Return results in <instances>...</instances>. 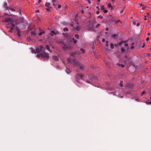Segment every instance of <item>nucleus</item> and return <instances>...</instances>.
<instances>
[{
    "instance_id": "f257e3e1",
    "label": "nucleus",
    "mask_w": 151,
    "mask_h": 151,
    "mask_svg": "<svg viewBox=\"0 0 151 151\" xmlns=\"http://www.w3.org/2000/svg\"><path fill=\"white\" fill-rule=\"evenodd\" d=\"M45 48L42 45L40 46V48L38 49L39 50L37 52L38 54L37 55V56L38 58L41 57L44 58L45 59L48 60L49 58L48 53H46L44 50Z\"/></svg>"
},
{
    "instance_id": "f03ea898",
    "label": "nucleus",
    "mask_w": 151,
    "mask_h": 151,
    "mask_svg": "<svg viewBox=\"0 0 151 151\" xmlns=\"http://www.w3.org/2000/svg\"><path fill=\"white\" fill-rule=\"evenodd\" d=\"M83 76L80 74H78L76 76V80L77 82H79V80L80 79H83Z\"/></svg>"
},
{
    "instance_id": "7ed1b4c3",
    "label": "nucleus",
    "mask_w": 151,
    "mask_h": 151,
    "mask_svg": "<svg viewBox=\"0 0 151 151\" xmlns=\"http://www.w3.org/2000/svg\"><path fill=\"white\" fill-rule=\"evenodd\" d=\"M5 22H9V23H10V24L12 25V24H13V22H14V20L10 18H7L6 19Z\"/></svg>"
},
{
    "instance_id": "20e7f679",
    "label": "nucleus",
    "mask_w": 151,
    "mask_h": 151,
    "mask_svg": "<svg viewBox=\"0 0 151 151\" xmlns=\"http://www.w3.org/2000/svg\"><path fill=\"white\" fill-rule=\"evenodd\" d=\"M62 34L67 39H69L71 38L70 36L67 33H63Z\"/></svg>"
},
{
    "instance_id": "39448f33",
    "label": "nucleus",
    "mask_w": 151,
    "mask_h": 151,
    "mask_svg": "<svg viewBox=\"0 0 151 151\" xmlns=\"http://www.w3.org/2000/svg\"><path fill=\"white\" fill-rule=\"evenodd\" d=\"M40 48V46L38 47H37V48L36 47L35 48V50H31V52L32 53H37V54H38V52H37L39 50H38V49H39Z\"/></svg>"
},
{
    "instance_id": "423d86ee",
    "label": "nucleus",
    "mask_w": 151,
    "mask_h": 151,
    "mask_svg": "<svg viewBox=\"0 0 151 151\" xmlns=\"http://www.w3.org/2000/svg\"><path fill=\"white\" fill-rule=\"evenodd\" d=\"M7 4L6 2H4V7L5 8L6 10H8L9 8V7L7 6Z\"/></svg>"
},
{
    "instance_id": "0eeeda50",
    "label": "nucleus",
    "mask_w": 151,
    "mask_h": 151,
    "mask_svg": "<svg viewBox=\"0 0 151 151\" xmlns=\"http://www.w3.org/2000/svg\"><path fill=\"white\" fill-rule=\"evenodd\" d=\"M121 23V22L119 19L116 20V23L115 25L117 26H119L120 25Z\"/></svg>"
},
{
    "instance_id": "6e6552de",
    "label": "nucleus",
    "mask_w": 151,
    "mask_h": 151,
    "mask_svg": "<svg viewBox=\"0 0 151 151\" xmlns=\"http://www.w3.org/2000/svg\"><path fill=\"white\" fill-rule=\"evenodd\" d=\"M16 6L13 7H9V9L8 10H11L13 12H15L16 11Z\"/></svg>"
},
{
    "instance_id": "1a4fd4ad",
    "label": "nucleus",
    "mask_w": 151,
    "mask_h": 151,
    "mask_svg": "<svg viewBox=\"0 0 151 151\" xmlns=\"http://www.w3.org/2000/svg\"><path fill=\"white\" fill-rule=\"evenodd\" d=\"M52 59L55 61H58V57L56 55H53L52 57Z\"/></svg>"
},
{
    "instance_id": "9d476101",
    "label": "nucleus",
    "mask_w": 151,
    "mask_h": 151,
    "mask_svg": "<svg viewBox=\"0 0 151 151\" xmlns=\"http://www.w3.org/2000/svg\"><path fill=\"white\" fill-rule=\"evenodd\" d=\"M12 27L10 28V29L9 31V32H12L13 29H14V27H15V26L13 24H12Z\"/></svg>"
},
{
    "instance_id": "9b49d317",
    "label": "nucleus",
    "mask_w": 151,
    "mask_h": 151,
    "mask_svg": "<svg viewBox=\"0 0 151 151\" xmlns=\"http://www.w3.org/2000/svg\"><path fill=\"white\" fill-rule=\"evenodd\" d=\"M51 1L53 3L52 5L53 6H55L57 4V0H51Z\"/></svg>"
},
{
    "instance_id": "f8f14e48",
    "label": "nucleus",
    "mask_w": 151,
    "mask_h": 151,
    "mask_svg": "<svg viewBox=\"0 0 151 151\" xmlns=\"http://www.w3.org/2000/svg\"><path fill=\"white\" fill-rule=\"evenodd\" d=\"M61 43L62 44H63V45H64V47H63V48L65 50H67V49H68V47L67 46L65 45V44L64 43H63V42H62H62H61Z\"/></svg>"
},
{
    "instance_id": "ddd939ff",
    "label": "nucleus",
    "mask_w": 151,
    "mask_h": 151,
    "mask_svg": "<svg viewBox=\"0 0 151 151\" xmlns=\"http://www.w3.org/2000/svg\"><path fill=\"white\" fill-rule=\"evenodd\" d=\"M108 7L109 8H111V9H113V6H112L111 4L110 3H109L108 4Z\"/></svg>"
},
{
    "instance_id": "4468645a",
    "label": "nucleus",
    "mask_w": 151,
    "mask_h": 151,
    "mask_svg": "<svg viewBox=\"0 0 151 151\" xmlns=\"http://www.w3.org/2000/svg\"><path fill=\"white\" fill-rule=\"evenodd\" d=\"M51 33H52L51 35L52 36L54 35V34L56 35L57 34V32H55V31L52 30L51 31Z\"/></svg>"
},
{
    "instance_id": "2eb2a0df",
    "label": "nucleus",
    "mask_w": 151,
    "mask_h": 151,
    "mask_svg": "<svg viewBox=\"0 0 151 151\" xmlns=\"http://www.w3.org/2000/svg\"><path fill=\"white\" fill-rule=\"evenodd\" d=\"M65 71H66V72L67 73H68V74L69 73H71V72L70 70L67 68H66V69H65Z\"/></svg>"
},
{
    "instance_id": "dca6fc26",
    "label": "nucleus",
    "mask_w": 151,
    "mask_h": 151,
    "mask_svg": "<svg viewBox=\"0 0 151 151\" xmlns=\"http://www.w3.org/2000/svg\"><path fill=\"white\" fill-rule=\"evenodd\" d=\"M117 36H118L116 34L112 35H111L112 37L113 38H114L115 39L117 37Z\"/></svg>"
},
{
    "instance_id": "f3484780",
    "label": "nucleus",
    "mask_w": 151,
    "mask_h": 151,
    "mask_svg": "<svg viewBox=\"0 0 151 151\" xmlns=\"http://www.w3.org/2000/svg\"><path fill=\"white\" fill-rule=\"evenodd\" d=\"M50 5V3L49 2H46L45 4V6L47 7H49Z\"/></svg>"
},
{
    "instance_id": "a211bd4d",
    "label": "nucleus",
    "mask_w": 151,
    "mask_h": 151,
    "mask_svg": "<svg viewBox=\"0 0 151 151\" xmlns=\"http://www.w3.org/2000/svg\"><path fill=\"white\" fill-rule=\"evenodd\" d=\"M117 65L119 66H121L122 68H123L125 67V65L122 64H120V63L117 64Z\"/></svg>"
},
{
    "instance_id": "6ab92c4d",
    "label": "nucleus",
    "mask_w": 151,
    "mask_h": 151,
    "mask_svg": "<svg viewBox=\"0 0 151 151\" xmlns=\"http://www.w3.org/2000/svg\"><path fill=\"white\" fill-rule=\"evenodd\" d=\"M73 65H75L78 66L79 65V63L78 62H76L74 63Z\"/></svg>"
},
{
    "instance_id": "aec40b11",
    "label": "nucleus",
    "mask_w": 151,
    "mask_h": 151,
    "mask_svg": "<svg viewBox=\"0 0 151 151\" xmlns=\"http://www.w3.org/2000/svg\"><path fill=\"white\" fill-rule=\"evenodd\" d=\"M27 40L29 42H30L32 41V40L30 37H28L27 38Z\"/></svg>"
},
{
    "instance_id": "412c9836",
    "label": "nucleus",
    "mask_w": 151,
    "mask_h": 151,
    "mask_svg": "<svg viewBox=\"0 0 151 151\" xmlns=\"http://www.w3.org/2000/svg\"><path fill=\"white\" fill-rule=\"evenodd\" d=\"M123 82L122 81H121L119 83V85L121 87H123Z\"/></svg>"
},
{
    "instance_id": "4be33fe9",
    "label": "nucleus",
    "mask_w": 151,
    "mask_h": 151,
    "mask_svg": "<svg viewBox=\"0 0 151 151\" xmlns=\"http://www.w3.org/2000/svg\"><path fill=\"white\" fill-rule=\"evenodd\" d=\"M123 44V41L119 42L117 44L118 46H122V45Z\"/></svg>"
},
{
    "instance_id": "5701e85b",
    "label": "nucleus",
    "mask_w": 151,
    "mask_h": 151,
    "mask_svg": "<svg viewBox=\"0 0 151 151\" xmlns=\"http://www.w3.org/2000/svg\"><path fill=\"white\" fill-rule=\"evenodd\" d=\"M75 37L77 39H78L79 38V36L78 34H76L74 35Z\"/></svg>"
},
{
    "instance_id": "b1692460",
    "label": "nucleus",
    "mask_w": 151,
    "mask_h": 151,
    "mask_svg": "<svg viewBox=\"0 0 151 151\" xmlns=\"http://www.w3.org/2000/svg\"><path fill=\"white\" fill-rule=\"evenodd\" d=\"M63 31L65 32L68 31V29L67 27H65L63 28Z\"/></svg>"
},
{
    "instance_id": "393cba45",
    "label": "nucleus",
    "mask_w": 151,
    "mask_h": 151,
    "mask_svg": "<svg viewBox=\"0 0 151 151\" xmlns=\"http://www.w3.org/2000/svg\"><path fill=\"white\" fill-rule=\"evenodd\" d=\"M81 50L82 51V52L83 53H85V50L83 48H81Z\"/></svg>"
},
{
    "instance_id": "a878e982",
    "label": "nucleus",
    "mask_w": 151,
    "mask_h": 151,
    "mask_svg": "<svg viewBox=\"0 0 151 151\" xmlns=\"http://www.w3.org/2000/svg\"><path fill=\"white\" fill-rule=\"evenodd\" d=\"M110 47L111 48V49H113L114 48V45L113 43H111L110 44Z\"/></svg>"
},
{
    "instance_id": "bb28decb",
    "label": "nucleus",
    "mask_w": 151,
    "mask_h": 151,
    "mask_svg": "<svg viewBox=\"0 0 151 151\" xmlns=\"http://www.w3.org/2000/svg\"><path fill=\"white\" fill-rule=\"evenodd\" d=\"M45 33V31H42V32H40L38 34V35H42V34L43 33Z\"/></svg>"
},
{
    "instance_id": "cd10ccee",
    "label": "nucleus",
    "mask_w": 151,
    "mask_h": 151,
    "mask_svg": "<svg viewBox=\"0 0 151 151\" xmlns=\"http://www.w3.org/2000/svg\"><path fill=\"white\" fill-rule=\"evenodd\" d=\"M101 10H103L104 9V5H102L101 6Z\"/></svg>"
},
{
    "instance_id": "c85d7f7f",
    "label": "nucleus",
    "mask_w": 151,
    "mask_h": 151,
    "mask_svg": "<svg viewBox=\"0 0 151 151\" xmlns=\"http://www.w3.org/2000/svg\"><path fill=\"white\" fill-rule=\"evenodd\" d=\"M97 17L99 18L100 19H102L103 18V17L101 15H99Z\"/></svg>"
},
{
    "instance_id": "c756f323",
    "label": "nucleus",
    "mask_w": 151,
    "mask_h": 151,
    "mask_svg": "<svg viewBox=\"0 0 151 151\" xmlns=\"http://www.w3.org/2000/svg\"><path fill=\"white\" fill-rule=\"evenodd\" d=\"M106 47H108L109 45V42L108 41H106Z\"/></svg>"
},
{
    "instance_id": "7c9ffc66",
    "label": "nucleus",
    "mask_w": 151,
    "mask_h": 151,
    "mask_svg": "<svg viewBox=\"0 0 151 151\" xmlns=\"http://www.w3.org/2000/svg\"><path fill=\"white\" fill-rule=\"evenodd\" d=\"M70 55L71 56L74 57V55H75V54L73 52H72L71 53Z\"/></svg>"
},
{
    "instance_id": "2f4dec72",
    "label": "nucleus",
    "mask_w": 151,
    "mask_h": 151,
    "mask_svg": "<svg viewBox=\"0 0 151 151\" xmlns=\"http://www.w3.org/2000/svg\"><path fill=\"white\" fill-rule=\"evenodd\" d=\"M31 34L32 35H36V33L35 32H31Z\"/></svg>"
},
{
    "instance_id": "473e14b6",
    "label": "nucleus",
    "mask_w": 151,
    "mask_h": 151,
    "mask_svg": "<svg viewBox=\"0 0 151 151\" xmlns=\"http://www.w3.org/2000/svg\"><path fill=\"white\" fill-rule=\"evenodd\" d=\"M73 28H74V29H76L77 30H79V27H73Z\"/></svg>"
},
{
    "instance_id": "72a5a7b5",
    "label": "nucleus",
    "mask_w": 151,
    "mask_h": 151,
    "mask_svg": "<svg viewBox=\"0 0 151 151\" xmlns=\"http://www.w3.org/2000/svg\"><path fill=\"white\" fill-rule=\"evenodd\" d=\"M137 22V21H133V24L134 25H135Z\"/></svg>"
},
{
    "instance_id": "f704fd0d",
    "label": "nucleus",
    "mask_w": 151,
    "mask_h": 151,
    "mask_svg": "<svg viewBox=\"0 0 151 151\" xmlns=\"http://www.w3.org/2000/svg\"><path fill=\"white\" fill-rule=\"evenodd\" d=\"M147 16V17H150V13L149 12H147V13L146 17Z\"/></svg>"
},
{
    "instance_id": "c9c22d12",
    "label": "nucleus",
    "mask_w": 151,
    "mask_h": 151,
    "mask_svg": "<svg viewBox=\"0 0 151 151\" xmlns=\"http://www.w3.org/2000/svg\"><path fill=\"white\" fill-rule=\"evenodd\" d=\"M121 51L122 52L124 53V50L122 48V47L121 48Z\"/></svg>"
},
{
    "instance_id": "e433bc0d",
    "label": "nucleus",
    "mask_w": 151,
    "mask_h": 151,
    "mask_svg": "<svg viewBox=\"0 0 151 151\" xmlns=\"http://www.w3.org/2000/svg\"><path fill=\"white\" fill-rule=\"evenodd\" d=\"M145 93V91H143L141 93L140 96H142Z\"/></svg>"
},
{
    "instance_id": "4c0bfd02",
    "label": "nucleus",
    "mask_w": 151,
    "mask_h": 151,
    "mask_svg": "<svg viewBox=\"0 0 151 151\" xmlns=\"http://www.w3.org/2000/svg\"><path fill=\"white\" fill-rule=\"evenodd\" d=\"M137 24H136V26L137 27H139L140 24L137 21Z\"/></svg>"
},
{
    "instance_id": "58836bf2",
    "label": "nucleus",
    "mask_w": 151,
    "mask_h": 151,
    "mask_svg": "<svg viewBox=\"0 0 151 151\" xmlns=\"http://www.w3.org/2000/svg\"><path fill=\"white\" fill-rule=\"evenodd\" d=\"M17 30L16 31H17L18 32H17L21 33V31L17 27Z\"/></svg>"
},
{
    "instance_id": "ea45409f",
    "label": "nucleus",
    "mask_w": 151,
    "mask_h": 151,
    "mask_svg": "<svg viewBox=\"0 0 151 151\" xmlns=\"http://www.w3.org/2000/svg\"><path fill=\"white\" fill-rule=\"evenodd\" d=\"M79 67H80V69L81 70L83 69L84 68L83 66H82L80 65Z\"/></svg>"
},
{
    "instance_id": "a19ab883",
    "label": "nucleus",
    "mask_w": 151,
    "mask_h": 151,
    "mask_svg": "<svg viewBox=\"0 0 151 151\" xmlns=\"http://www.w3.org/2000/svg\"><path fill=\"white\" fill-rule=\"evenodd\" d=\"M100 25V24H97L96 26V28H97Z\"/></svg>"
},
{
    "instance_id": "79ce46f5",
    "label": "nucleus",
    "mask_w": 151,
    "mask_h": 151,
    "mask_svg": "<svg viewBox=\"0 0 151 151\" xmlns=\"http://www.w3.org/2000/svg\"><path fill=\"white\" fill-rule=\"evenodd\" d=\"M110 16L111 17V18H110V20L111 21H113L114 20V19L112 18V17H111V15H110Z\"/></svg>"
},
{
    "instance_id": "37998d69",
    "label": "nucleus",
    "mask_w": 151,
    "mask_h": 151,
    "mask_svg": "<svg viewBox=\"0 0 151 151\" xmlns=\"http://www.w3.org/2000/svg\"><path fill=\"white\" fill-rule=\"evenodd\" d=\"M108 12V11L106 10H104V13H106Z\"/></svg>"
},
{
    "instance_id": "c03bdc74",
    "label": "nucleus",
    "mask_w": 151,
    "mask_h": 151,
    "mask_svg": "<svg viewBox=\"0 0 151 151\" xmlns=\"http://www.w3.org/2000/svg\"><path fill=\"white\" fill-rule=\"evenodd\" d=\"M61 7V5L60 4H59L58 6V9H60Z\"/></svg>"
},
{
    "instance_id": "a18cd8bd",
    "label": "nucleus",
    "mask_w": 151,
    "mask_h": 151,
    "mask_svg": "<svg viewBox=\"0 0 151 151\" xmlns=\"http://www.w3.org/2000/svg\"><path fill=\"white\" fill-rule=\"evenodd\" d=\"M46 47L48 50H50V47L48 45L46 46Z\"/></svg>"
},
{
    "instance_id": "49530a36",
    "label": "nucleus",
    "mask_w": 151,
    "mask_h": 151,
    "mask_svg": "<svg viewBox=\"0 0 151 151\" xmlns=\"http://www.w3.org/2000/svg\"><path fill=\"white\" fill-rule=\"evenodd\" d=\"M86 1H87L88 2L89 4H91V2L90 1V0H86Z\"/></svg>"
},
{
    "instance_id": "de8ad7c7",
    "label": "nucleus",
    "mask_w": 151,
    "mask_h": 151,
    "mask_svg": "<svg viewBox=\"0 0 151 151\" xmlns=\"http://www.w3.org/2000/svg\"><path fill=\"white\" fill-rule=\"evenodd\" d=\"M73 42L74 44H76L77 42V41L76 40H74V41H73Z\"/></svg>"
},
{
    "instance_id": "09e8293b",
    "label": "nucleus",
    "mask_w": 151,
    "mask_h": 151,
    "mask_svg": "<svg viewBox=\"0 0 151 151\" xmlns=\"http://www.w3.org/2000/svg\"><path fill=\"white\" fill-rule=\"evenodd\" d=\"M145 46V43H143V45L142 46V47H144Z\"/></svg>"
},
{
    "instance_id": "8fccbe9b",
    "label": "nucleus",
    "mask_w": 151,
    "mask_h": 151,
    "mask_svg": "<svg viewBox=\"0 0 151 151\" xmlns=\"http://www.w3.org/2000/svg\"><path fill=\"white\" fill-rule=\"evenodd\" d=\"M20 33H19V32H17V34L18 35V36H21V35L20 34Z\"/></svg>"
},
{
    "instance_id": "3c124183",
    "label": "nucleus",
    "mask_w": 151,
    "mask_h": 151,
    "mask_svg": "<svg viewBox=\"0 0 151 151\" xmlns=\"http://www.w3.org/2000/svg\"><path fill=\"white\" fill-rule=\"evenodd\" d=\"M105 39H104V38H103L102 39V42H105Z\"/></svg>"
},
{
    "instance_id": "603ef678",
    "label": "nucleus",
    "mask_w": 151,
    "mask_h": 151,
    "mask_svg": "<svg viewBox=\"0 0 151 151\" xmlns=\"http://www.w3.org/2000/svg\"><path fill=\"white\" fill-rule=\"evenodd\" d=\"M149 37H147L146 38V41H147L149 40Z\"/></svg>"
},
{
    "instance_id": "864d4df0",
    "label": "nucleus",
    "mask_w": 151,
    "mask_h": 151,
    "mask_svg": "<svg viewBox=\"0 0 151 151\" xmlns=\"http://www.w3.org/2000/svg\"><path fill=\"white\" fill-rule=\"evenodd\" d=\"M144 17H145V18H144V20H147V18H146L147 17H146V15H145Z\"/></svg>"
},
{
    "instance_id": "5fc2aeb1",
    "label": "nucleus",
    "mask_w": 151,
    "mask_h": 151,
    "mask_svg": "<svg viewBox=\"0 0 151 151\" xmlns=\"http://www.w3.org/2000/svg\"><path fill=\"white\" fill-rule=\"evenodd\" d=\"M100 12L99 11H97L96 12V14H99Z\"/></svg>"
},
{
    "instance_id": "6e6d98bb",
    "label": "nucleus",
    "mask_w": 151,
    "mask_h": 151,
    "mask_svg": "<svg viewBox=\"0 0 151 151\" xmlns=\"http://www.w3.org/2000/svg\"><path fill=\"white\" fill-rule=\"evenodd\" d=\"M116 20H114L113 21V22L114 23V24L115 25L116 23Z\"/></svg>"
},
{
    "instance_id": "4d7b16f0",
    "label": "nucleus",
    "mask_w": 151,
    "mask_h": 151,
    "mask_svg": "<svg viewBox=\"0 0 151 151\" xmlns=\"http://www.w3.org/2000/svg\"><path fill=\"white\" fill-rule=\"evenodd\" d=\"M147 104H151V102H147Z\"/></svg>"
},
{
    "instance_id": "13d9d810",
    "label": "nucleus",
    "mask_w": 151,
    "mask_h": 151,
    "mask_svg": "<svg viewBox=\"0 0 151 151\" xmlns=\"http://www.w3.org/2000/svg\"><path fill=\"white\" fill-rule=\"evenodd\" d=\"M124 45L126 46V47H127L128 46V44H127V43H125L124 44Z\"/></svg>"
},
{
    "instance_id": "bf43d9fd",
    "label": "nucleus",
    "mask_w": 151,
    "mask_h": 151,
    "mask_svg": "<svg viewBox=\"0 0 151 151\" xmlns=\"http://www.w3.org/2000/svg\"><path fill=\"white\" fill-rule=\"evenodd\" d=\"M67 60H68V63H69L70 61V59H67Z\"/></svg>"
},
{
    "instance_id": "052dcab7",
    "label": "nucleus",
    "mask_w": 151,
    "mask_h": 151,
    "mask_svg": "<svg viewBox=\"0 0 151 151\" xmlns=\"http://www.w3.org/2000/svg\"><path fill=\"white\" fill-rule=\"evenodd\" d=\"M96 8L98 9V10H99V6H97L96 7Z\"/></svg>"
},
{
    "instance_id": "680f3d73",
    "label": "nucleus",
    "mask_w": 151,
    "mask_h": 151,
    "mask_svg": "<svg viewBox=\"0 0 151 151\" xmlns=\"http://www.w3.org/2000/svg\"><path fill=\"white\" fill-rule=\"evenodd\" d=\"M145 7H144L143 6L142 7V9L143 10H144L145 9Z\"/></svg>"
},
{
    "instance_id": "e2e57ef3",
    "label": "nucleus",
    "mask_w": 151,
    "mask_h": 151,
    "mask_svg": "<svg viewBox=\"0 0 151 151\" xmlns=\"http://www.w3.org/2000/svg\"><path fill=\"white\" fill-rule=\"evenodd\" d=\"M46 10L47 11H50V9L49 8H46Z\"/></svg>"
},
{
    "instance_id": "0e129e2a",
    "label": "nucleus",
    "mask_w": 151,
    "mask_h": 151,
    "mask_svg": "<svg viewBox=\"0 0 151 151\" xmlns=\"http://www.w3.org/2000/svg\"><path fill=\"white\" fill-rule=\"evenodd\" d=\"M106 29V31H108V30H109V28H107H107H106V29Z\"/></svg>"
},
{
    "instance_id": "69168bd1",
    "label": "nucleus",
    "mask_w": 151,
    "mask_h": 151,
    "mask_svg": "<svg viewBox=\"0 0 151 151\" xmlns=\"http://www.w3.org/2000/svg\"><path fill=\"white\" fill-rule=\"evenodd\" d=\"M42 1L41 0H39L38 1V3H40Z\"/></svg>"
},
{
    "instance_id": "338daca9",
    "label": "nucleus",
    "mask_w": 151,
    "mask_h": 151,
    "mask_svg": "<svg viewBox=\"0 0 151 151\" xmlns=\"http://www.w3.org/2000/svg\"><path fill=\"white\" fill-rule=\"evenodd\" d=\"M141 83H142V84H144V81H142Z\"/></svg>"
},
{
    "instance_id": "774afa93",
    "label": "nucleus",
    "mask_w": 151,
    "mask_h": 151,
    "mask_svg": "<svg viewBox=\"0 0 151 151\" xmlns=\"http://www.w3.org/2000/svg\"><path fill=\"white\" fill-rule=\"evenodd\" d=\"M127 42V41H125L124 42H123V44L124 43H126Z\"/></svg>"
}]
</instances>
